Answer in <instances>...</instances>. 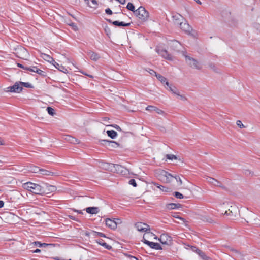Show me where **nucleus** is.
<instances>
[{"label": "nucleus", "mask_w": 260, "mask_h": 260, "mask_svg": "<svg viewBox=\"0 0 260 260\" xmlns=\"http://www.w3.org/2000/svg\"><path fill=\"white\" fill-rule=\"evenodd\" d=\"M180 28L187 34H190L192 31L191 27L186 22L179 23Z\"/></svg>", "instance_id": "9"}, {"label": "nucleus", "mask_w": 260, "mask_h": 260, "mask_svg": "<svg viewBox=\"0 0 260 260\" xmlns=\"http://www.w3.org/2000/svg\"><path fill=\"white\" fill-rule=\"evenodd\" d=\"M186 63L192 68L200 70L202 68V64L195 59L187 55H184Z\"/></svg>", "instance_id": "3"}, {"label": "nucleus", "mask_w": 260, "mask_h": 260, "mask_svg": "<svg viewBox=\"0 0 260 260\" xmlns=\"http://www.w3.org/2000/svg\"><path fill=\"white\" fill-rule=\"evenodd\" d=\"M40 173L42 175L46 176L53 175L54 174V173L52 172L42 169H41Z\"/></svg>", "instance_id": "28"}, {"label": "nucleus", "mask_w": 260, "mask_h": 260, "mask_svg": "<svg viewBox=\"0 0 260 260\" xmlns=\"http://www.w3.org/2000/svg\"><path fill=\"white\" fill-rule=\"evenodd\" d=\"M126 8L131 11H133V12H135L136 10H135V6L134 5L131 3H128L127 5V6H126Z\"/></svg>", "instance_id": "35"}, {"label": "nucleus", "mask_w": 260, "mask_h": 260, "mask_svg": "<svg viewBox=\"0 0 260 260\" xmlns=\"http://www.w3.org/2000/svg\"><path fill=\"white\" fill-rule=\"evenodd\" d=\"M160 242L163 244H169L171 241V238L167 234H162L159 239Z\"/></svg>", "instance_id": "10"}, {"label": "nucleus", "mask_w": 260, "mask_h": 260, "mask_svg": "<svg viewBox=\"0 0 260 260\" xmlns=\"http://www.w3.org/2000/svg\"><path fill=\"white\" fill-rule=\"evenodd\" d=\"M156 51L163 58L167 60H171L173 59L172 57L168 54V52L166 50H164L157 47L156 48Z\"/></svg>", "instance_id": "7"}, {"label": "nucleus", "mask_w": 260, "mask_h": 260, "mask_svg": "<svg viewBox=\"0 0 260 260\" xmlns=\"http://www.w3.org/2000/svg\"><path fill=\"white\" fill-rule=\"evenodd\" d=\"M44 58L46 60H47L48 62H50L51 64L53 62L55 63V60L53 59V58L48 55L44 54Z\"/></svg>", "instance_id": "33"}, {"label": "nucleus", "mask_w": 260, "mask_h": 260, "mask_svg": "<svg viewBox=\"0 0 260 260\" xmlns=\"http://www.w3.org/2000/svg\"><path fill=\"white\" fill-rule=\"evenodd\" d=\"M52 64H53L55 67V68H56L60 71L62 72L63 73H66V74L68 73V70L67 69H66L62 65L59 64V63L56 62L55 61V63L53 62L52 63Z\"/></svg>", "instance_id": "15"}, {"label": "nucleus", "mask_w": 260, "mask_h": 260, "mask_svg": "<svg viewBox=\"0 0 260 260\" xmlns=\"http://www.w3.org/2000/svg\"><path fill=\"white\" fill-rule=\"evenodd\" d=\"M74 211L77 212L79 214H83L82 210H74Z\"/></svg>", "instance_id": "57"}, {"label": "nucleus", "mask_w": 260, "mask_h": 260, "mask_svg": "<svg viewBox=\"0 0 260 260\" xmlns=\"http://www.w3.org/2000/svg\"><path fill=\"white\" fill-rule=\"evenodd\" d=\"M236 124L241 128L245 127L244 125L243 124L241 121L240 120L237 121Z\"/></svg>", "instance_id": "43"}, {"label": "nucleus", "mask_w": 260, "mask_h": 260, "mask_svg": "<svg viewBox=\"0 0 260 260\" xmlns=\"http://www.w3.org/2000/svg\"><path fill=\"white\" fill-rule=\"evenodd\" d=\"M65 139L67 141L71 143L75 144L78 143V140L70 136H67Z\"/></svg>", "instance_id": "29"}, {"label": "nucleus", "mask_w": 260, "mask_h": 260, "mask_svg": "<svg viewBox=\"0 0 260 260\" xmlns=\"http://www.w3.org/2000/svg\"><path fill=\"white\" fill-rule=\"evenodd\" d=\"M148 72L151 74V75H154L156 76V74H157L154 70L152 69H149Z\"/></svg>", "instance_id": "48"}, {"label": "nucleus", "mask_w": 260, "mask_h": 260, "mask_svg": "<svg viewBox=\"0 0 260 260\" xmlns=\"http://www.w3.org/2000/svg\"><path fill=\"white\" fill-rule=\"evenodd\" d=\"M180 207H181L180 204L170 203L167 205V208L168 209H175L179 208Z\"/></svg>", "instance_id": "22"}, {"label": "nucleus", "mask_w": 260, "mask_h": 260, "mask_svg": "<svg viewBox=\"0 0 260 260\" xmlns=\"http://www.w3.org/2000/svg\"><path fill=\"white\" fill-rule=\"evenodd\" d=\"M94 234H95V235H98L100 237H105V235L104 234L100 233V232H94Z\"/></svg>", "instance_id": "47"}, {"label": "nucleus", "mask_w": 260, "mask_h": 260, "mask_svg": "<svg viewBox=\"0 0 260 260\" xmlns=\"http://www.w3.org/2000/svg\"><path fill=\"white\" fill-rule=\"evenodd\" d=\"M129 184L132 185H133L134 187H136L137 186V184H136V181L134 179H131L129 181Z\"/></svg>", "instance_id": "44"}, {"label": "nucleus", "mask_w": 260, "mask_h": 260, "mask_svg": "<svg viewBox=\"0 0 260 260\" xmlns=\"http://www.w3.org/2000/svg\"><path fill=\"white\" fill-rule=\"evenodd\" d=\"M166 85L167 86V89L172 92V93L174 95H176L179 91L175 87L170 85L168 82H166Z\"/></svg>", "instance_id": "18"}, {"label": "nucleus", "mask_w": 260, "mask_h": 260, "mask_svg": "<svg viewBox=\"0 0 260 260\" xmlns=\"http://www.w3.org/2000/svg\"><path fill=\"white\" fill-rule=\"evenodd\" d=\"M135 15L142 21H147L149 18V13L143 7H140L134 12Z\"/></svg>", "instance_id": "2"}, {"label": "nucleus", "mask_w": 260, "mask_h": 260, "mask_svg": "<svg viewBox=\"0 0 260 260\" xmlns=\"http://www.w3.org/2000/svg\"><path fill=\"white\" fill-rule=\"evenodd\" d=\"M96 242L100 245L103 246L107 249H111L112 247L110 245H108L106 242H105L102 239H99L96 240Z\"/></svg>", "instance_id": "20"}, {"label": "nucleus", "mask_w": 260, "mask_h": 260, "mask_svg": "<svg viewBox=\"0 0 260 260\" xmlns=\"http://www.w3.org/2000/svg\"><path fill=\"white\" fill-rule=\"evenodd\" d=\"M85 211L87 213L91 214H96L99 213V209L98 207H90L86 208Z\"/></svg>", "instance_id": "16"}, {"label": "nucleus", "mask_w": 260, "mask_h": 260, "mask_svg": "<svg viewBox=\"0 0 260 260\" xmlns=\"http://www.w3.org/2000/svg\"><path fill=\"white\" fill-rule=\"evenodd\" d=\"M174 176L170 174L169 173L162 170L160 172L159 179L165 183H170L172 179L174 178Z\"/></svg>", "instance_id": "4"}, {"label": "nucleus", "mask_w": 260, "mask_h": 260, "mask_svg": "<svg viewBox=\"0 0 260 260\" xmlns=\"http://www.w3.org/2000/svg\"><path fill=\"white\" fill-rule=\"evenodd\" d=\"M17 66L21 68H22L24 70H25V68L26 67L23 66L22 64H21L20 63H17Z\"/></svg>", "instance_id": "53"}, {"label": "nucleus", "mask_w": 260, "mask_h": 260, "mask_svg": "<svg viewBox=\"0 0 260 260\" xmlns=\"http://www.w3.org/2000/svg\"><path fill=\"white\" fill-rule=\"evenodd\" d=\"M4 203L3 201L0 200V208H2L4 206Z\"/></svg>", "instance_id": "58"}, {"label": "nucleus", "mask_w": 260, "mask_h": 260, "mask_svg": "<svg viewBox=\"0 0 260 260\" xmlns=\"http://www.w3.org/2000/svg\"><path fill=\"white\" fill-rule=\"evenodd\" d=\"M146 110L148 111H155V112H156V113H157V114H160V115H162L164 113V112L162 110H161V109L157 108L155 106H151V105L148 106L146 108Z\"/></svg>", "instance_id": "12"}, {"label": "nucleus", "mask_w": 260, "mask_h": 260, "mask_svg": "<svg viewBox=\"0 0 260 260\" xmlns=\"http://www.w3.org/2000/svg\"><path fill=\"white\" fill-rule=\"evenodd\" d=\"M150 234L153 235V236H154V239H157V237L156 236H155V235H153L152 233H151Z\"/></svg>", "instance_id": "63"}, {"label": "nucleus", "mask_w": 260, "mask_h": 260, "mask_svg": "<svg viewBox=\"0 0 260 260\" xmlns=\"http://www.w3.org/2000/svg\"><path fill=\"white\" fill-rule=\"evenodd\" d=\"M166 157L168 159H169L171 160H173L174 159H177V157L173 154H167Z\"/></svg>", "instance_id": "38"}, {"label": "nucleus", "mask_w": 260, "mask_h": 260, "mask_svg": "<svg viewBox=\"0 0 260 260\" xmlns=\"http://www.w3.org/2000/svg\"><path fill=\"white\" fill-rule=\"evenodd\" d=\"M105 12L109 15H111L112 14V11L109 8H107L105 10Z\"/></svg>", "instance_id": "50"}, {"label": "nucleus", "mask_w": 260, "mask_h": 260, "mask_svg": "<svg viewBox=\"0 0 260 260\" xmlns=\"http://www.w3.org/2000/svg\"><path fill=\"white\" fill-rule=\"evenodd\" d=\"M23 89L20 82H16L12 86L7 88V91L11 92L20 93Z\"/></svg>", "instance_id": "5"}, {"label": "nucleus", "mask_w": 260, "mask_h": 260, "mask_svg": "<svg viewBox=\"0 0 260 260\" xmlns=\"http://www.w3.org/2000/svg\"><path fill=\"white\" fill-rule=\"evenodd\" d=\"M31 244L34 245L36 246H38L39 247H46V246H47L48 245H49L48 244L41 243V242H40L39 241H35V242H33Z\"/></svg>", "instance_id": "30"}, {"label": "nucleus", "mask_w": 260, "mask_h": 260, "mask_svg": "<svg viewBox=\"0 0 260 260\" xmlns=\"http://www.w3.org/2000/svg\"><path fill=\"white\" fill-rule=\"evenodd\" d=\"M114 127L116 128L117 130L121 131V128L117 125L114 126Z\"/></svg>", "instance_id": "55"}, {"label": "nucleus", "mask_w": 260, "mask_h": 260, "mask_svg": "<svg viewBox=\"0 0 260 260\" xmlns=\"http://www.w3.org/2000/svg\"><path fill=\"white\" fill-rule=\"evenodd\" d=\"M172 18L176 24H179V23L180 22V20L182 18V16L179 14H176L173 15Z\"/></svg>", "instance_id": "21"}, {"label": "nucleus", "mask_w": 260, "mask_h": 260, "mask_svg": "<svg viewBox=\"0 0 260 260\" xmlns=\"http://www.w3.org/2000/svg\"><path fill=\"white\" fill-rule=\"evenodd\" d=\"M113 219H114V221H115V222L116 223V226H117L118 224H120L122 223V221H121V219H120L114 218Z\"/></svg>", "instance_id": "46"}, {"label": "nucleus", "mask_w": 260, "mask_h": 260, "mask_svg": "<svg viewBox=\"0 0 260 260\" xmlns=\"http://www.w3.org/2000/svg\"><path fill=\"white\" fill-rule=\"evenodd\" d=\"M69 218L71 219H73L74 220H76V218L75 217H74V216H72V215H69Z\"/></svg>", "instance_id": "56"}, {"label": "nucleus", "mask_w": 260, "mask_h": 260, "mask_svg": "<svg viewBox=\"0 0 260 260\" xmlns=\"http://www.w3.org/2000/svg\"><path fill=\"white\" fill-rule=\"evenodd\" d=\"M41 252V250L39 249H37L35 250L32 251V253H39Z\"/></svg>", "instance_id": "54"}, {"label": "nucleus", "mask_w": 260, "mask_h": 260, "mask_svg": "<svg viewBox=\"0 0 260 260\" xmlns=\"http://www.w3.org/2000/svg\"><path fill=\"white\" fill-rule=\"evenodd\" d=\"M202 259L203 260H210V258L207 256L204 252L200 250L199 253L198 254Z\"/></svg>", "instance_id": "31"}, {"label": "nucleus", "mask_w": 260, "mask_h": 260, "mask_svg": "<svg viewBox=\"0 0 260 260\" xmlns=\"http://www.w3.org/2000/svg\"><path fill=\"white\" fill-rule=\"evenodd\" d=\"M45 185L48 187V190L51 192H53L56 190V187L54 186L47 185V184H45Z\"/></svg>", "instance_id": "41"}, {"label": "nucleus", "mask_w": 260, "mask_h": 260, "mask_svg": "<svg viewBox=\"0 0 260 260\" xmlns=\"http://www.w3.org/2000/svg\"><path fill=\"white\" fill-rule=\"evenodd\" d=\"M174 196L178 199H183V196L182 193L179 192H175L174 193Z\"/></svg>", "instance_id": "39"}, {"label": "nucleus", "mask_w": 260, "mask_h": 260, "mask_svg": "<svg viewBox=\"0 0 260 260\" xmlns=\"http://www.w3.org/2000/svg\"><path fill=\"white\" fill-rule=\"evenodd\" d=\"M25 70H28L30 72L37 73L40 75H42V73H43V71H42L40 69H39L37 67H26L25 68Z\"/></svg>", "instance_id": "17"}, {"label": "nucleus", "mask_w": 260, "mask_h": 260, "mask_svg": "<svg viewBox=\"0 0 260 260\" xmlns=\"http://www.w3.org/2000/svg\"><path fill=\"white\" fill-rule=\"evenodd\" d=\"M112 24L115 26H128L130 25L129 23H126L124 22H119L118 21H114L112 22Z\"/></svg>", "instance_id": "23"}, {"label": "nucleus", "mask_w": 260, "mask_h": 260, "mask_svg": "<svg viewBox=\"0 0 260 260\" xmlns=\"http://www.w3.org/2000/svg\"><path fill=\"white\" fill-rule=\"evenodd\" d=\"M0 145H5L4 141L1 137H0Z\"/></svg>", "instance_id": "52"}, {"label": "nucleus", "mask_w": 260, "mask_h": 260, "mask_svg": "<svg viewBox=\"0 0 260 260\" xmlns=\"http://www.w3.org/2000/svg\"><path fill=\"white\" fill-rule=\"evenodd\" d=\"M131 257H133V258L136 259V260H139L138 258H136V257H135L131 256Z\"/></svg>", "instance_id": "64"}, {"label": "nucleus", "mask_w": 260, "mask_h": 260, "mask_svg": "<svg viewBox=\"0 0 260 260\" xmlns=\"http://www.w3.org/2000/svg\"><path fill=\"white\" fill-rule=\"evenodd\" d=\"M71 25L72 26V28L74 30L76 31L78 29L77 26L74 23H72Z\"/></svg>", "instance_id": "51"}, {"label": "nucleus", "mask_w": 260, "mask_h": 260, "mask_svg": "<svg viewBox=\"0 0 260 260\" xmlns=\"http://www.w3.org/2000/svg\"><path fill=\"white\" fill-rule=\"evenodd\" d=\"M104 142L107 143L108 146L109 147H111L113 148H116L118 147V144L117 143L113 141H107V140H103Z\"/></svg>", "instance_id": "24"}, {"label": "nucleus", "mask_w": 260, "mask_h": 260, "mask_svg": "<svg viewBox=\"0 0 260 260\" xmlns=\"http://www.w3.org/2000/svg\"><path fill=\"white\" fill-rule=\"evenodd\" d=\"M174 178H175L176 179L177 182H179L180 185H181L182 184V180L179 176H176V177H174Z\"/></svg>", "instance_id": "45"}, {"label": "nucleus", "mask_w": 260, "mask_h": 260, "mask_svg": "<svg viewBox=\"0 0 260 260\" xmlns=\"http://www.w3.org/2000/svg\"><path fill=\"white\" fill-rule=\"evenodd\" d=\"M154 185H155L157 188H159L162 191L164 192H169L170 189L169 188L166 187L162 185H159L157 183H154Z\"/></svg>", "instance_id": "26"}, {"label": "nucleus", "mask_w": 260, "mask_h": 260, "mask_svg": "<svg viewBox=\"0 0 260 260\" xmlns=\"http://www.w3.org/2000/svg\"><path fill=\"white\" fill-rule=\"evenodd\" d=\"M108 165V164L107 163H103V167H106V166H107Z\"/></svg>", "instance_id": "62"}, {"label": "nucleus", "mask_w": 260, "mask_h": 260, "mask_svg": "<svg viewBox=\"0 0 260 260\" xmlns=\"http://www.w3.org/2000/svg\"><path fill=\"white\" fill-rule=\"evenodd\" d=\"M156 77L162 83L166 84V82H168L166 78L160 74H156Z\"/></svg>", "instance_id": "34"}, {"label": "nucleus", "mask_w": 260, "mask_h": 260, "mask_svg": "<svg viewBox=\"0 0 260 260\" xmlns=\"http://www.w3.org/2000/svg\"><path fill=\"white\" fill-rule=\"evenodd\" d=\"M254 28L260 32V24H255L254 26Z\"/></svg>", "instance_id": "49"}, {"label": "nucleus", "mask_w": 260, "mask_h": 260, "mask_svg": "<svg viewBox=\"0 0 260 260\" xmlns=\"http://www.w3.org/2000/svg\"><path fill=\"white\" fill-rule=\"evenodd\" d=\"M190 249L192 251L196 252L197 254H198L199 253V252L200 251V250L199 249H198L197 247H196V246H191Z\"/></svg>", "instance_id": "40"}, {"label": "nucleus", "mask_w": 260, "mask_h": 260, "mask_svg": "<svg viewBox=\"0 0 260 260\" xmlns=\"http://www.w3.org/2000/svg\"><path fill=\"white\" fill-rule=\"evenodd\" d=\"M175 95H176L178 99H179L180 100H181L182 101H184L187 100L186 96L184 95L181 94L180 93L179 91H178Z\"/></svg>", "instance_id": "36"}, {"label": "nucleus", "mask_w": 260, "mask_h": 260, "mask_svg": "<svg viewBox=\"0 0 260 260\" xmlns=\"http://www.w3.org/2000/svg\"><path fill=\"white\" fill-rule=\"evenodd\" d=\"M206 180L209 183L214 186H220L221 184L219 181L210 177H207Z\"/></svg>", "instance_id": "13"}, {"label": "nucleus", "mask_w": 260, "mask_h": 260, "mask_svg": "<svg viewBox=\"0 0 260 260\" xmlns=\"http://www.w3.org/2000/svg\"><path fill=\"white\" fill-rule=\"evenodd\" d=\"M196 2L199 4H201V2L199 0L196 1Z\"/></svg>", "instance_id": "61"}, {"label": "nucleus", "mask_w": 260, "mask_h": 260, "mask_svg": "<svg viewBox=\"0 0 260 260\" xmlns=\"http://www.w3.org/2000/svg\"><path fill=\"white\" fill-rule=\"evenodd\" d=\"M145 235L143 236V242L146 244L148 245L151 248L156 249V250H160L162 249V248L159 244L157 243H154L153 242H150L144 238Z\"/></svg>", "instance_id": "8"}, {"label": "nucleus", "mask_w": 260, "mask_h": 260, "mask_svg": "<svg viewBox=\"0 0 260 260\" xmlns=\"http://www.w3.org/2000/svg\"><path fill=\"white\" fill-rule=\"evenodd\" d=\"M105 224L107 227L111 229L114 230L116 229V223L114 221L113 219L106 218Z\"/></svg>", "instance_id": "11"}, {"label": "nucleus", "mask_w": 260, "mask_h": 260, "mask_svg": "<svg viewBox=\"0 0 260 260\" xmlns=\"http://www.w3.org/2000/svg\"><path fill=\"white\" fill-rule=\"evenodd\" d=\"M87 54L91 60L95 61L100 58V55L98 53L90 50L87 52Z\"/></svg>", "instance_id": "14"}, {"label": "nucleus", "mask_w": 260, "mask_h": 260, "mask_svg": "<svg viewBox=\"0 0 260 260\" xmlns=\"http://www.w3.org/2000/svg\"><path fill=\"white\" fill-rule=\"evenodd\" d=\"M107 134L112 139H114L117 136V133L114 130L107 131Z\"/></svg>", "instance_id": "27"}, {"label": "nucleus", "mask_w": 260, "mask_h": 260, "mask_svg": "<svg viewBox=\"0 0 260 260\" xmlns=\"http://www.w3.org/2000/svg\"><path fill=\"white\" fill-rule=\"evenodd\" d=\"M21 85L22 86H24L26 87H30L31 85L28 82H20Z\"/></svg>", "instance_id": "42"}, {"label": "nucleus", "mask_w": 260, "mask_h": 260, "mask_svg": "<svg viewBox=\"0 0 260 260\" xmlns=\"http://www.w3.org/2000/svg\"><path fill=\"white\" fill-rule=\"evenodd\" d=\"M87 4L90 7H95L98 6V2L96 0H90L88 1Z\"/></svg>", "instance_id": "32"}, {"label": "nucleus", "mask_w": 260, "mask_h": 260, "mask_svg": "<svg viewBox=\"0 0 260 260\" xmlns=\"http://www.w3.org/2000/svg\"><path fill=\"white\" fill-rule=\"evenodd\" d=\"M41 169L35 166H31L29 168V171L34 173H40Z\"/></svg>", "instance_id": "25"}, {"label": "nucleus", "mask_w": 260, "mask_h": 260, "mask_svg": "<svg viewBox=\"0 0 260 260\" xmlns=\"http://www.w3.org/2000/svg\"><path fill=\"white\" fill-rule=\"evenodd\" d=\"M136 229L141 232H146L149 230V225L143 222H137L135 225Z\"/></svg>", "instance_id": "6"}, {"label": "nucleus", "mask_w": 260, "mask_h": 260, "mask_svg": "<svg viewBox=\"0 0 260 260\" xmlns=\"http://www.w3.org/2000/svg\"><path fill=\"white\" fill-rule=\"evenodd\" d=\"M233 250L234 251H235L236 253H237V254L239 255V256H241V254L239 253H238V252L236 250H234V249H233Z\"/></svg>", "instance_id": "60"}, {"label": "nucleus", "mask_w": 260, "mask_h": 260, "mask_svg": "<svg viewBox=\"0 0 260 260\" xmlns=\"http://www.w3.org/2000/svg\"><path fill=\"white\" fill-rule=\"evenodd\" d=\"M47 111L48 114L51 116H53L55 114L54 110L51 107H47Z\"/></svg>", "instance_id": "37"}, {"label": "nucleus", "mask_w": 260, "mask_h": 260, "mask_svg": "<svg viewBox=\"0 0 260 260\" xmlns=\"http://www.w3.org/2000/svg\"><path fill=\"white\" fill-rule=\"evenodd\" d=\"M171 45L173 47H174V50H176L177 51H180V48L181 47V45L179 42L176 40L172 41L171 42Z\"/></svg>", "instance_id": "19"}, {"label": "nucleus", "mask_w": 260, "mask_h": 260, "mask_svg": "<svg viewBox=\"0 0 260 260\" xmlns=\"http://www.w3.org/2000/svg\"><path fill=\"white\" fill-rule=\"evenodd\" d=\"M176 218L179 219H180V220H182V221H184V218H182L181 217L177 216V217H176Z\"/></svg>", "instance_id": "59"}, {"label": "nucleus", "mask_w": 260, "mask_h": 260, "mask_svg": "<svg viewBox=\"0 0 260 260\" xmlns=\"http://www.w3.org/2000/svg\"><path fill=\"white\" fill-rule=\"evenodd\" d=\"M22 187L36 194H42L45 193L44 186L40 184L27 182L22 184Z\"/></svg>", "instance_id": "1"}]
</instances>
